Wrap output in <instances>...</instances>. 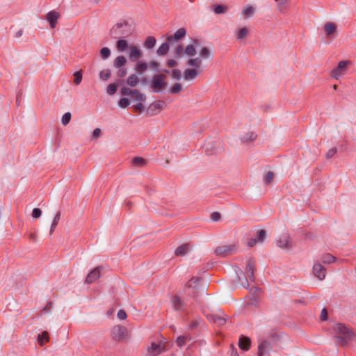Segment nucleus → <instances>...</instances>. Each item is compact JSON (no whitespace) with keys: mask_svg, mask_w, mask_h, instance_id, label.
<instances>
[{"mask_svg":"<svg viewBox=\"0 0 356 356\" xmlns=\"http://www.w3.org/2000/svg\"><path fill=\"white\" fill-rule=\"evenodd\" d=\"M169 348V343L166 339L161 335H156L151 339L150 345L147 347V355L158 356Z\"/></svg>","mask_w":356,"mask_h":356,"instance_id":"obj_1","label":"nucleus"},{"mask_svg":"<svg viewBox=\"0 0 356 356\" xmlns=\"http://www.w3.org/2000/svg\"><path fill=\"white\" fill-rule=\"evenodd\" d=\"M333 330L339 343L342 346L348 345L350 342L356 339L355 333L343 324H336Z\"/></svg>","mask_w":356,"mask_h":356,"instance_id":"obj_2","label":"nucleus"},{"mask_svg":"<svg viewBox=\"0 0 356 356\" xmlns=\"http://www.w3.org/2000/svg\"><path fill=\"white\" fill-rule=\"evenodd\" d=\"M131 33V26L126 21H120L115 24L110 31L113 38L128 36Z\"/></svg>","mask_w":356,"mask_h":356,"instance_id":"obj_3","label":"nucleus"},{"mask_svg":"<svg viewBox=\"0 0 356 356\" xmlns=\"http://www.w3.org/2000/svg\"><path fill=\"white\" fill-rule=\"evenodd\" d=\"M321 33L327 41H333L338 35L337 24L332 22H325L321 29Z\"/></svg>","mask_w":356,"mask_h":356,"instance_id":"obj_4","label":"nucleus"},{"mask_svg":"<svg viewBox=\"0 0 356 356\" xmlns=\"http://www.w3.org/2000/svg\"><path fill=\"white\" fill-rule=\"evenodd\" d=\"M351 65L352 62L350 60L339 61L337 67L331 71L330 76L335 79H339L346 74Z\"/></svg>","mask_w":356,"mask_h":356,"instance_id":"obj_5","label":"nucleus"},{"mask_svg":"<svg viewBox=\"0 0 356 356\" xmlns=\"http://www.w3.org/2000/svg\"><path fill=\"white\" fill-rule=\"evenodd\" d=\"M200 57L191 58L187 62V65L192 68L202 70V59L207 58L209 56V51L207 47H203L200 53Z\"/></svg>","mask_w":356,"mask_h":356,"instance_id":"obj_6","label":"nucleus"},{"mask_svg":"<svg viewBox=\"0 0 356 356\" xmlns=\"http://www.w3.org/2000/svg\"><path fill=\"white\" fill-rule=\"evenodd\" d=\"M111 337L115 341H122L128 337V330L122 325H115L111 330Z\"/></svg>","mask_w":356,"mask_h":356,"instance_id":"obj_7","label":"nucleus"},{"mask_svg":"<svg viewBox=\"0 0 356 356\" xmlns=\"http://www.w3.org/2000/svg\"><path fill=\"white\" fill-rule=\"evenodd\" d=\"M238 245L235 243L218 246L215 250V253L221 257H226L236 252Z\"/></svg>","mask_w":356,"mask_h":356,"instance_id":"obj_8","label":"nucleus"},{"mask_svg":"<svg viewBox=\"0 0 356 356\" xmlns=\"http://www.w3.org/2000/svg\"><path fill=\"white\" fill-rule=\"evenodd\" d=\"M166 86V77L163 74L155 75L152 81L151 87L154 92H159Z\"/></svg>","mask_w":356,"mask_h":356,"instance_id":"obj_9","label":"nucleus"},{"mask_svg":"<svg viewBox=\"0 0 356 356\" xmlns=\"http://www.w3.org/2000/svg\"><path fill=\"white\" fill-rule=\"evenodd\" d=\"M172 307L176 311L183 312L185 310L186 303L179 295H174L171 298Z\"/></svg>","mask_w":356,"mask_h":356,"instance_id":"obj_10","label":"nucleus"},{"mask_svg":"<svg viewBox=\"0 0 356 356\" xmlns=\"http://www.w3.org/2000/svg\"><path fill=\"white\" fill-rule=\"evenodd\" d=\"M166 106V104L164 101H156L151 104L148 108V112L152 115H156L161 111L164 109Z\"/></svg>","mask_w":356,"mask_h":356,"instance_id":"obj_11","label":"nucleus"},{"mask_svg":"<svg viewBox=\"0 0 356 356\" xmlns=\"http://www.w3.org/2000/svg\"><path fill=\"white\" fill-rule=\"evenodd\" d=\"M313 273L319 280H323L325 277L326 269L318 261L313 266Z\"/></svg>","mask_w":356,"mask_h":356,"instance_id":"obj_12","label":"nucleus"},{"mask_svg":"<svg viewBox=\"0 0 356 356\" xmlns=\"http://www.w3.org/2000/svg\"><path fill=\"white\" fill-rule=\"evenodd\" d=\"M102 268L100 266H98L95 268H94L92 270H91L87 275L86 278V282L87 284H92L95 282L96 280H97L102 273Z\"/></svg>","mask_w":356,"mask_h":356,"instance_id":"obj_13","label":"nucleus"},{"mask_svg":"<svg viewBox=\"0 0 356 356\" xmlns=\"http://www.w3.org/2000/svg\"><path fill=\"white\" fill-rule=\"evenodd\" d=\"M200 279L198 277H193L186 284L185 287V293L188 294H193L195 293L194 290L198 286Z\"/></svg>","mask_w":356,"mask_h":356,"instance_id":"obj_14","label":"nucleus"},{"mask_svg":"<svg viewBox=\"0 0 356 356\" xmlns=\"http://www.w3.org/2000/svg\"><path fill=\"white\" fill-rule=\"evenodd\" d=\"M202 72V70L195 68H188L184 72V79L185 81H192L196 79Z\"/></svg>","mask_w":356,"mask_h":356,"instance_id":"obj_15","label":"nucleus"},{"mask_svg":"<svg viewBox=\"0 0 356 356\" xmlns=\"http://www.w3.org/2000/svg\"><path fill=\"white\" fill-rule=\"evenodd\" d=\"M256 7L250 4H246L241 10V15L244 19H248L254 16L256 13Z\"/></svg>","mask_w":356,"mask_h":356,"instance_id":"obj_16","label":"nucleus"},{"mask_svg":"<svg viewBox=\"0 0 356 356\" xmlns=\"http://www.w3.org/2000/svg\"><path fill=\"white\" fill-rule=\"evenodd\" d=\"M60 16V13L56 10H51L46 15V19L49 22L51 29H54L56 27L57 21Z\"/></svg>","mask_w":356,"mask_h":356,"instance_id":"obj_17","label":"nucleus"},{"mask_svg":"<svg viewBox=\"0 0 356 356\" xmlns=\"http://www.w3.org/2000/svg\"><path fill=\"white\" fill-rule=\"evenodd\" d=\"M186 34V31L184 28L179 29L174 35H170L167 37L168 42H172L174 41H179L183 39Z\"/></svg>","mask_w":356,"mask_h":356,"instance_id":"obj_18","label":"nucleus"},{"mask_svg":"<svg viewBox=\"0 0 356 356\" xmlns=\"http://www.w3.org/2000/svg\"><path fill=\"white\" fill-rule=\"evenodd\" d=\"M191 250V245L190 243H184L175 250V254L176 257H183L187 254Z\"/></svg>","mask_w":356,"mask_h":356,"instance_id":"obj_19","label":"nucleus"},{"mask_svg":"<svg viewBox=\"0 0 356 356\" xmlns=\"http://www.w3.org/2000/svg\"><path fill=\"white\" fill-rule=\"evenodd\" d=\"M254 264L252 259H249L245 268V275L246 278L249 279L250 281H254Z\"/></svg>","mask_w":356,"mask_h":356,"instance_id":"obj_20","label":"nucleus"},{"mask_svg":"<svg viewBox=\"0 0 356 356\" xmlns=\"http://www.w3.org/2000/svg\"><path fill=\"white\" fill-rule=\"evenodd\" d=\"M276 3V8L280 13H285L288 8L290 0H274Z\"/></svg>","mask_w":356,"mask_h":356,"instance_id":"obj_21","label":"nucleus"},{"mask_svg":"<svg viewBox=\"0 0 356 356\" xmlns=\"http://www.w3.org/2000/svg\"><path fill=\"white\" fill-rule=\"evenodd\" d=\"M277 245L281 248H288L290 245L289 236L288 234H282L277 241Z\"/></svg>","mask_w":356,"mask_h":356,"instance_id":"obj_22","label":"nucleus"},{"mask_svg":"<svg viewBox=\"0 0 356 356\" xmlns=\"http://www.w3.org/2000/svg\"><path fill=\"white\" fill-rule=\"evenodd\" d=\"M270 349V343L266 340H263L260 342L258 348V356L266 355Z\"/></svg>","mask_w":356,"mask_h":356,"instance_id":"obj_23","label":"nucleus"},{"mask_svg":"<svg viewBox=\"0 0 356 356\" xmlns=\"http://www.w3.org/2000/svg\"><path fill=\"white\" fill-rule=\"evenodd\" d=\"M194 44H188L184 49L185 55L188 57H193L195 56L197 51L195 44H197V40H193Z\"/></svg>","mask_w":356,"mask_h":356,"instance_id":"obj_24","label":"nucleus"},{"mask_svg":"<svg viewBox=\"0 0 356 356\" xmlns=\"http://www.w3.org/2000/svg\"><path fill=\"white\" fill-rule=\"evenodd\" d=\"M251 345V341L248 337H241L238 341V346L243 350H248Z\"/></svg>","mask_w":356,"mask_h":356,"instance_id":"obj_25","label":"nucleus"},{"mask_svg":"<svg viewBox=\"0 0 356 356\" xmlns=\"http://www.w3.org/2000/svg\"><path fill=\"white\" fill-rule=\"evenodd\" d=\"M131 59L138 60L142 56L141 51L136 46L129 47Z\"/></svg>","mask_w":356,"mask_h":356,"instance_id":"obj_26","label":"nucleus"},{"mask_svg":"<svg viewBox=\"0 0 356 356\" xmlns=\"http://www.w3.org/2000/svg\"><path fill=\"white\" fill-rule=\"evenodd\" d=\"M208 318L209 320L213 321V323H215L216 324H217L219 326H222V325H225L226 323V319L223 316L218 315V314L210 315L208 316Z\"/></svg>","mask_w":356,"mask_h":356,"instance_id":"obj_27","label":"nucleus"},{"mask_svg":"<svg viewBox=\"0 0 356 356\" xmlns=\"http://www.w3.org/2000/svg\"><path fill=\"white\" fill-rule=\"evenodd\" d=\"M49 334L47 331H43L38 336V342L40 346H43L45 343L49 341Z\"/></svg>","mask_w":356,"mask_h":356,"instance_id":"obj_28","label":"nucleus"},{"mask_svg":"<svg viewBox=\"0 0 356 356\" xmlns=\"http://www.w3.org/2000/svg\"><path fill=\"white\" fill-rule=\"evenodd\" d=\"M130 96L133 99L137 102H144L146 99L145 95L138 90H133Z\"/></svg>","mask_w":356,"mask_h":356,"instance_id":"obj_29","label":"nucleus"},{"mask_svg":"<svg viewBox=\"0 0 356 356\" xmlns=\"http://www.w3.org/2000/svg\"><path fill=\"white\" fill-rule=\"evenodd\" d=\"M336 261V257L328 253L323 254L321 257V261L323 264H331Z\"/></svg>","mask_w":356,"mask_h":356,"instance_id":"obj_30","label":"nucleus"},{"mask_svg":"<svg viewBox=\"0 0 356 356\" xmlns=\"http://www.w3.org/2000/svg\"><path fill=\"white\" fill-rule=\"evenodd\" d=\"M169 43L168 40L165 42H163L158 49L157 54L159 56H164L165 55L168 51H169Z\"/></svg>","mask_w":356,"mask_h":356,"instance_id":"obj_31","label":"nucleus"},{"mask_svg":"<svg viewBox=\"0 0 356 356\" xmlns=\"http://www.w3.org/2000/svg\"><path fill=\"white\" fill-rule=\"evenodd\" d=\"M248 33L249 29L247 27L241 28L236 32V39L243 40L248 36Z\"/></svg>","mask_w":356,"mask_h":356,"instance_id":"obj_32","label":"nucleus"},{"mask_svg":"<svg viewBox=\"0 0 356 356\" xmlns=\"http://www.w3.org/2000/svg\"><path fill=\"white\" fill-rule=\"evenodd\" d=\"M60 213L58 212L56 214V216H54L53 221L51 222L50 231H49L50 234H52L54 233V232L55 231V229L57 227L58 222L60 220Z\"/></svg>","mask_w":356,"mask_h":356,"instance_id":"obj_33","label":"nucleus"},{"mask_svg":"<svg viewBox=\"0 0 356 356\" xmlns=\"http://www.w3.org/2000/svg\"><path fill=\"white\" fill-rule=\"evenodd\" d=\"M127 62V60L124 56H119L114 60V66L116 68H120L123 67Z\"/></svg>","mask_w":356,"mask_h":356,"instance_id":"obj_34","label":"nucleus"},{"mask_svg":"<svg viewBox=\"0 0 356 356\" xmlns=\"http://www.w3.org/2000/svg\"><path fill=\"white\" fill-rule=\"evenodd\" d=\"M138 81L139 79L136 74L130 75L127 80V84L131 87L136 86Z\"/></svg>","mask_w":356,"mask_h":356,"instance_id":"obj_35","label":"nucleus"},{"mask_svg":"<svg viewBox=\"0 0 356 356\" xmlns=\"http://www.w3.org/2000/svg\"><path fill=\"white\" fill-rule=\"evenodd\" d=\"M174 54L176 58H181L184 55H185L184 53V49L181 44H178L176 46V47L174 49Z\"/></svg>","mask_w":356,"mask_h":356,"instance_id":"obj_36","label":"nucleus"},{"mask_svg":"<svg viewBox=\"0 0 356 356\" xmlns=\"http://www.w3.org/2000/svg\"><path fill=\"white\" fill-rule=\"evenodd\" d=\"M127 47V42L125 40L120 39L116 43V47L119 51H125Z\"/></svg>","mask_w":356,"mask_h":356,"instance_id":"obj_37","label":"nucleus"},{"mask_svg":"<svg viewBox=\"0 0 356 356\" xmlns=\"http://www.w3.org/2000/svg\"><path fill=\"white\" fill-rule=\"evenodd\" d=\"M156 44V39L152 36H148L145 41V46L147 49H152Z\"/></svg>","mask_w":356,"mask_h":356,"instance_id":"obj_38","label":"nucleus"},{"mask_svg":"<svg viewBox=\"0 0 356 356\" xmlns=\"http://www.w3.org/2000/svg\"><path fill=\"white\" fill-rule=\"evenodd\" d=\"M183 90V86L181 83H175L170 88V92L171 94H177L181 92Z\"/></svg>","mask_w":356,"mask_h":356,"instance_id":"obj_39","label":"nucleus"},{"mask_svg":"<svg viewBox=\"0 0 356 356\" xmlns=\"http://www.w3.org/2000/svg\"><path fill=\"white\" fill-rule=\"evenodd\" d=\"M213 10L216 14H222L227 10V8L224 5H215L213 6Z\"/></svg>","mask_w":356,"mask_h":356,"instance_id":"obj_40","label":"nucleus"},{"mask_svg":"<svg viewBox=\"0 0 356 356\" xmlns=\"http://www.w3.org/2000/svg\"><path fill=\"white\" fill-rule=\"evenodd\" d=\"M266 236V232L264 229L258 230L256 235V238L259 243H262Z\"/></svg>","mask_w":356,"mask_h":356,"instance_id":"obj_41","label":"nucleus"},{"mask_svg":"<svg viewBox=\"0 0 356 356\" xmlns=\"http://www.w3.org/2000/svg\"><path fill=\"white\" fill-rule=\"evenodd\" d=\"M147 69V64L145 62H138L136 64V70L139 73L144 72Z\"/></svg>","mask_w":356,"mask_h":356,"instance_id":"obj_42","label":"nucleus"},{"mask_svg":"<svg viewBox=\"0 0 356 356\" xmlns=\"http://www.w3.org/2000/svg\"><path fill=\"white\" fill-rule=\"evenodd\" d=\"M191 338L188 336H179L177 337L176 343L177 346H184L186 341H190Z\"/></svg>","mask_w":356,"mask_h":356,"instance_id":"obj_43","label":"nucleus"},{"mask_svg":"<svg viewBox=\"0 0 356 356\" xmlns=\"http://www.w3.org/2000/svg\"><path fill=\"white\" fill-rule=\"evenodd\" d=\"M111 55V51L108 47H103L100 50V56L102 59L105 60L108 58Z\"/></svg>","mask_w":356,"mask_h":356,"instance_id":"obj_44","label":"nucleus"},{"mask_svg":"<svg viewBox=\"0 0 356 356\" xmlns=\"http://www.w3.org/2000/svg\"><path fill=\"white\" fill-rule=\"evenodd\" d=\"M82 81V72L81 70L77 71L74 74V83L76 85H79L81 83Z\"/></svg>","mask_w":356,"mask_h":356,"instance_id":"obj_45","label":"nucleus"},{"mask_svg":"<svg viewBox=\"0 0 356 356\" xmlns=\"http://www.w3.org/2000/svg\"><path fill=\"white\" fill-rule=\"evenodd\" d=\"M111 76V71L109 70H103L99 73V77L102 81H106Z\"/></svg>","mask_w":356,"mask_h":356,"instance_id":"obj_46","label":"nucleus"},{"mask_svg":"<svg viewBox=\"0 0 356 356\" xmlns=\"http://www.w3.org/2000/svg\"><path fill=\"white\" fill-rule=\"evenodd\" d=\"M132 163L136 166H142L145 164V161L141 157H134L132 159Z\"/></svg>","mask_w":356,"mask_h":356,"instance_id":"obj_47","label":"nucleus"},{"mask_svg":"<svg viewBox=\"0 0 356 356\" xmlns=\"http://www.w3.org/2000/svg\"><path fill=\"white\" fill-rule=\"evenodd\" d=\"M117 89H118V86L117 84L115 83H111L107 87V92L112 95H114L116 91H117Z\"/></svg>","mask_w":356,"mask_h":356,"instance_id":"obj_48","label":"nucleus"},{"mask_svg":"<svg viewBox=\"0 0 356 356\" xmlns=\"http://www.w3.org/2000/svg\"><path fill=\"white\" fill-rule=\"evenodd\" d=\"M71 120V113L69 112L65 113L62 117V124L63 125H67Z\"/></svg>","mask_w":356,"mask_h":356,"instance_id":"obj_49","label":"nucleus"},{"mask_svg":"<svg viewBox=\"0 0 356 356\" xmlns=\"http://www.w3.org/2000/svg\"><path fill=\"white\" fill-rule=\"evenodd\" d=\"M257 138V135L253 132H250L246 134L243 138V140L245 141H251L254 140Z\"/></svg>","mask_w":356,"mask_h":356,"instance_id":"obj_50","label":"nucleus"},{"mask_svg":"<svg viewBox=\"0 0 356 356\" xmlns=\"http://www.w3.org/2000/svg\"><path fill=\"white\" fill-rule=\"evenodd\" d=\"M118 105L121 108H125L129 105V101L127 98H121L118 102Z\"/></svg>","mask_w":356,"mask_h":356,"instance_id":"obj_51","label":"nucleus"},{"mask_svg":"<svg viewBox=\"0 0 356 356\" xmlns=\"http://www.w3.org/2000/svg\"><path fill=\"white\" fill-rule=\"evenodd\" d=\"M274 178V175L272 172H268L264 177V181L266 184H270Z\"/></svg>","mask_w":356,"mask_h":356,"instance_id":"obj_52","label":"nucleus"},{"mask_svg":"<svg viewBox=\"0 0 356 356\" xmlns=\"http://www.w3.org/2000/svg\"><path fill=\"white\" fill-rule=\"evenodd\" d=\"M141 102H140V103L133 106V110L134 112L141 113L144 110V106Z\"/></svg>","mask_w":356,"mask_h":356,"instance_id":"obj_53","label":"nucleus"},{"mask_svg":"<svg viewBox=\"0 0 356 356\" xmlns=\"http://www.w3.org/2000/svg\"><path fill=\"white\" fill-rule=\"evenodd\" d=\"M172 76L175 79H177V80L180 79L181 76V71L178 69H174L172 72Z\"/></svg>","mask_w":356,"mask_h":356,"instance_id":"obj_54","label":"nucleus"},{"mask_svg":"<svg viewBox=\"0 0 356 356\" xmlns=\"http://www.w3.org/2000/svg\"><path fill=\"white\" fill-rule=\"evenodd\" d=\"M117 316L120 320H124L127 316L124 310L120 309L118 312Z\"/></svg>","mask_w":356,"mask_h":356,"instance_id":"obj_55","label":"nucleus"},{"mask_svg":"<svg viewBox=\"0 0 356 356\" xmlns=\"http://www.w3.org/2000/svg\"><path fill=\"white\" fill-rule=\"evenodd\" d=\"M42 215V211L40 209L35 208L32 211V216L35 218H38Z\"/></svg>","mask_w":356,"mask_h":356,"instance_id":"obj_56","label":"nucleus"},{"mask_svg":"<svg viewBox=\"0 0 356 356\" xmlns=\"http://www.w3.org/2000/svg\"><path fill=\"white\" fill-rule=\"evenodd\" d=\"M337 153V148L336 147H332L330 149H329L327 151V152L326 153V158L327 159H330L332 158L335 154Z\"/></svg>","mask_w":356,"mask_h":356,"instance_id":"obj_57","label":"nucleus"},{"mask_svg":"<svg viewBox=\"0 0 356 356\" xmlns=\"http://www.w3.org/2000/svg\"><path fill=\"white\" fill-rule=\"evenodd\" d=\"M133 92V90H131L128 88H122L121 90V93L123 95H131V92Z\"/></svg>","mask_w":356,"mask_h":356,"instance_id":"obj_58","label":"nucleus"},{"mask_svg":"<svg viewBox=\"0 0 356 356\" xmlns=\"http://www.w3.org/2000/svg\"><path fill=\"white\" fill-rule=\"evenodd\" d=\"M327 318V312L326 309H323L321 313V319L322 321H326Z\"/></svg>","mask_w":356,"mask_h":356,"instance_id":"obj_59","label":"nucleus"},{"mask_svg":"<svg viewBox=\"0 0 356 356\" xmlns=\"http://www.w3.org/2000/svg\"><path fill=\"white\" fill-rule=\"evenodd\" d=\"M101 135V130L99 128H95L94 130H93V132H92V136L93 138H97L100 136Z\"/></svg>","mask_w":356,"mask_h":356,"instance_id":"obj_60","label":"nucleus"},{"mask_svg":"<svg viewBox=\"0 0 356 356\" xmlns=\"http://www.w3.org/2000/svg\"><path fill=\"white\" fill-rule=\"evenodd\" d=\"M118 76H120V77H123L124 76H125V74H127V70L124 67H120V68H118Z\"/></svg>","mask_w":356,"mask_h":356,"instance_id":"obj_61","label":"nucleus"},{"mask_svg":"<svg viewBox=\"0 0 356 356\" xmlns=\"http://www.w3.org/2000/svg\"><path fill=\"white\" fill-rule=\"evenodd\" d=\"M257 243H259L257 238H250L248 242V245L249 247H253L256 245Z\"/></svg>","mask_w":356,"mask_h":356,"instance_id":"obj_62","label":"nucleus"},{"mask_svg":"<svg viewBox=\"0 0 356 356\" xmlns=\"http://www.w3.org/2000/svg\"><path fill=\"white\" fill-rule=\"evenodd\" d=\"M220 218V215L219 213L218 212H213L212 214H211V219L213 220V221H218Z\"/></svg>","mask_w":356,"mask_h":356,"instance_id":"obj_63","label":"nucleus"},{"mask_svg":"<svg viewBox=\"0 0 356 356\" xmlns=\"http://www.w3.org/2000/svg\"><path fill=\"white\" fill-rule=\"evenodd\" d=\"M167 65L169 67H173L177 65V62L173 59H170L168 60Z\"/></svg>","mask_w":356,"mask_h":356,"instance_id":"obj_64","label":"nucleus"}]
</instances>
